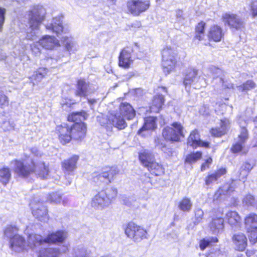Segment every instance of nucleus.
<instances>
[{
  "instance_id": "20",
  "label": "nucleus",
  "mask_w": 257,
  "mask_h": 257,
  "mask_svg": "<svg viewBox=\"0 0 257 257\" xmlns=\"http://www.w3.org/2000/svg\"><path fill=\"white\" fill-rule=\"evenodd\" d=\"M230 121L227 118L221 119L219 126L212 128L210 133L211 135L216 137H220L227 133L230 128Z\"/></svg>"
},
{
  "instance_id": "40",
  "label": "nucleus",
  "mask_w": 257,
  "mask_h": 257,
  "mask_svg": "<svg viewBox=\"0 0 257 257\" xmlns=\"http://www.w3.org/2000/svg\"><path fill=\"white\" fill-rule=\"evenodd\" d=\"M252 168L253 167L250 164L246 162L243 163L239 170L240 180L245 179Z\"/></svg>"
},
{
  "instance_id": "12",
  "label": "nucleus",
  "mask_w": 257,
  "mask_h": 257,
  "mask_svg": "<svg viewBox=\"0 0 257 257\" xmlns=\"http://www.w3.org/2000/svg\"><path fill=\"white\" fill-rule=\"evenodd\" d=\"M150 7L148 1L131 0L127 3V8L130 13L133 16H139L142 13L147 11Z\"/></svg>"
},
{
  "instance_id": "29",
  "label": "nucleus",
  "mask_w": 257,
  "mask_h": 257,
  "mask_svg": "<svg viewBox=\"0 0 257 257\" xmlns=\"http://www.w3.org/2000/svg\"><path fill=\"white\" fill-rule=\"evenodd\" d=\"M209 39L215 42L220 41L223 36L222 28L218 25L212 26L208 34Z\"/></svg>"
},
{
  "instance_id": "52",
  "label": "nucleus",
  "mask_w": 257,
  "mask_h": 257,
  "mask_svg": "<svg viewBox=\"0 0 257 257\" xmlns=\"http://www.w3.org/2000/svg\"><path fill=\"white\" fill-rule=\"evenodd\" d=\"M97 179L100 180V181H106V183H109V177L108 171L103 172L101 174H99L97 176Z\"/></svg>"
},
{
  "instance_id": "56",
  "label": "nucleus",
  "mask_w": 257,
  "mask_h": 257,
  "mask_svg": "<svg viewBox=\"0 0 257 257\" xmlns=\"http://www.w3.org/2000/svg\"><path fill=\"white\" fill-rule=\"evenodd\" d=\"M210 243V239H203L200 241V248L202 250H204Z\"/></svg>"
},
{
  "instance_id": "24",
  "label": "nucleus",
  "mask_w": 257,
  "mask_h": 257,
  "mask_svg": "<svg viewBox=\"0 0 257 257\" xmlns=\"http://www.w3.org/2000/svg\"><path fill=\"white\" fill-rule=\"evenodd\" d=\"M40 44L45 49L52 50L59 46V41L54 36L45 35L39 41Z\"/></svg>"
},
{
  "instance_id": "27",
  "label": "nucleus",
  "mask_w": 257,
  "mask_h": 257,
  "mask_svg": "<svg viewBox=\"0 0 257 257\" xmlns=\"http://www.w3.org/2000/svg\"><path fill=\"white\" fill-rule=\"evenodd\" d=\"M226 173L225 168H221L214 172L209 173L205 178V182L207 186H210L217 181L222 176Z\"/></svg>"
},
{
  "instance_id": "41",
  "label": "nucleus",
  "mask_w": 257,
  "mask_h": 257,
  "mask_svg": "<svg viewBox=\"0 0 257 257\" xmlns=\"http://www.w3.org/2000/svg\"><path fill=\"white\" fill-rule=\"evenodd\" d=\"M0 122H1L2 127L5 131H10L14 129V123L13 121H10L7 118H1Z\"/></svg>"
},
{
  "instance_id": "7",
  "label": "nucleus",
  "mask_w": 257,
  "mask_h": 257,
  "mask_svg": "<svg viewBox=\"0 0 257 257\" xmlns=\"http://www.w3.org/2000/svg\"><path fill=\"white\" fill-rule=\"evenodd\" d=\"M31 151L36 157L32 160V164L34 168V173L42 179H48L50 177L48 166L44 161L37 159V158L42 156V154L36 147L32 148Z\"/></svg>"
},
{
  "instance_id": "61",
  "label": "nucleus",
  "mask_w": 257,
  "mask_h": 257,
  "mask_svg": "<svg viewBox=\"0 0 257 257\" xmlns=\"http://www.w3.org/2000/svg\"><path fill=\"white\" fill-rule=\"evenodd\" d=\"M176 17L178 19V21H180L183 19V11L180 10H178L176 12Z\"/></svg>"
},
{
  "instance_id": "10",
  "label": "nucleus",
  "mask_w": 257,
  "mask_h": 257,
  "mask_svg": "<svg viewBox=\"0 0 257 257\" xmlns=\"http://www.w3.org/2000/svg\"><path fill=\"white\" fill-rule=\"evenodd\" d=\"M184 128L181 124L175 122L171 124V126H167L162 132V135L167 141L172 142H178L181 137H184Z\"/></svg>"
},
{
  "instance_id": "25",
  "label": "nucleus",
  "mask_w": 257,
  "mask_h": 257,
  "mask_svg": "<svg viewBox=\"0 0 257 257\" xmlns=\"http://www.w3.org/2000/svg\"><path fill=\"white\" fill-rule=\"evenodd\" d=\"M57 131L58 133L59 139L62 144L69 143L71 140L70 127L66 124L58 126Z\"/></svg>"
},
{
  "instance_id": "58",
  "label": "nucleus",
  "mask_w": 257,
  "mask_h": 257,
  "mask_svg": "<svg viewBox=\"0 0 257 257\" xmlns=\"http://www.w3.org/2000/svg\"><path fill=\"white\" fill-rule=\"evenodd\" d=\"M250 11L253 17L257 16V0L252 2L250 5Z\"/></svg>"
},
{
  "instance_id": "51",
  "label": "nucleus",
  "mask_w": 257,
  "mask_h": 257,
  "mask_svg": "<svg viewBox=\"0 0 257 257\" xmlns=\"http://www.w3.org/2000/svg\"><path fill=\"white\" fill-rule=\"evenodd\" d=\"M254 203V198L251 195H246L243 200V203L247 206H252Z\"/></svg>"
},
{
  "instance_id": "62",
  "label": "nucleus",
  "mask_w": 257,
  "mask_h": 257,
  "mask_svg": "<svg viewBox=\"0 0 257 257\" xmlns=\"http://www.w3.org/2000/svg\"><path fill=\"white\" fill-rule=\"evenodd\" d=\"M216 226H215V225L211 226L210 229L213 231L214 234H217L218 233H219V231L218 229L216 227Z\"/></svg>"
},
{
  "instance_id": "45",
  "label": "nucleus",
  "mask_w": 257,
  "mask_h": 257,
  "mask_svg": "<svg viewBox=\"0 0 257 257\" xmlns=\"http://www.w3.org/2000/svg\"><path fill=\"white\" fill-rule=\"evenodd\" d=\"M245 225L257 224V215L254 213L248 214L244 219Z\"/></svg>"
},
{
  "instance_id": "14",
  "label": "nucleus",
  "mask_w": 257,
  "mask_h": 257,
  "mask_svg": "<svg viewBox=\"0 0 257 257\" xmlns=\"http://www.w3.org/2000/svg\"><path fill=\"white\" fill-rule=\"evenodd\" d=\"M222 20L225 25H227L231 28L236 30L241 29L244 23L241 18L234 14L226 13L222 15Z\"/></svg>"
},
{
  "instance_id": "46",
  "label": "nucleus",
  "mask_w": 257,
  "mask_h": 257,
  "mask_svg": "<svg viewBox=\"0 0 257 257\" xmlns=\"http://www.w3.org/2000/svg\"><path fill=\"white\" fill-rule=\"evenodd\" d=\"M47 201L51 203H60L61 201V196L57 193H53L48 195Z\"/></svg>"
},
{
  "instance_id": "3",
  "label": "nucleus",
  "mask_w": 257,
  "mask_h": 257,
  "mask_svg": "<svg viewBox=\"0 0 257 257\" xmlns=\"http://www.w3.org/2000/svg\"><path fill=\"white\" fill-rule=\"evenodd\" d=\"M45 10L43 7L37 6L29 12V20L30 27L28 30L26 39L36 40L39 27L43 20Z\"/></svg>"
},
{
  "instance_id": "53",
  "label": "nucleus",
  "mask_w": 257,
  "mask_h": 257,
  "mask_svg": "<svg viewBox=\"0 0 257 257\" xmlns=\"http://www.w3.org/2000/svg\"><path fill=\"white\" fill-rule=\"evenodd\" d=\"M210 71L216 77H219V79L222 77L223 72L221 69L212 66L210 68Z\"/></svg>"
},
{
  "instance_id": "30",
  "label": "nucleus",
  "mask_w": 257,
  "mask_h": 257,
  "mask_svg": "<svg viewBox=\"0 0 257 257\" xmlns=\"http://www.w3.org/2000/svg\"><path fill=\"white\" fill-rule=\"evenodd\" d=\"M139 158L141 164L146 168L155 160L154 155L147 150L140 152Z\"/></svg>"
},
{
  "instance_id": "63",
  "label": "nucleus",
  "mask_w": 257,
  "mask_h": 257,
  "mask_svg": "<svg viewBox=\"0 0 257 257\" xmlns=\"http://www.w3.org/2000/svg\"><path fill=\"white\" fill-rule=\"evenodd\" d=\"M207 239H210V243L211 242H216L218 241L217 238L215 237H209Z\"/></svg>"
},
{
  "instance_id": "57",
  "label": "nucleus",
  "mask_w": 257,
  "mask_h": 257,
  "mask_svg": "<svg viewBox=\"0 0 257 257\" xmlns=\"http://www.w3.org/2000/svg\"><path fill=\"white\" fill-rule=\"evenodd\" d=\"M220 81L222 83V87L223 88L231 89L233 88V84L227 80H224V79L222 77L220 78Z\"/></svg>"
},
{
  "instance_id": "37",
  "label": "nucleus",
  "mask_w": 257,
  "mask_h": 257,
  "mask_svg": "<svg viewBox=\"0 0 257 257\" xmlns=\"http://www.w3.org/2000/svg\"><path fill=\"white\" fill-rule=\"evenodd\" d=\"M192 207V203L191 199L187 197L183 198L178 203L179 209L185 212H189Z\"/></svg>"
},
{
  "instance_id": "34",
  "label": "nucleus",
  "mask_w": 257,
  "mask_h": 257,
  "mask_svg": "<svg viewBox=\"0 0 257 257\" xmlns=\"http://www.w3.org/2000/svg\"><path fill=\"white\" fill-rule=\"evenodd\" d=\"M164 102V98L163 95H157L154 96L152 102V105L150 107L152 111L158 112L162 107Z\"/></svg>"
},
{
  "instance_id": "44",
  "label": "nucleus",
  "mask_w": 257,
  "mask_h": 257,
  "mask_svg": "<svg viewBox=\"0 0 257 257\" xmlns=\"http://www.w3.org/2000/svg\"><path fill=\"white\" fill-rule=\"evenodd\" d=\"M255 83L252 80H248L245 83H244L242 85H240L237 87L239 91H247L252 88H253L255 87Z\"/></svg>"
},
{
  "instance_id": "28",
  "label": "nucleus",
  "mask_w": 257,
  "mask_h": 257,
  "mask_svg": "<svg viewBox=\"0 0 257 257\" xmlns=\"http://www.w3.org/2000/svg\"><path fill=\"white\" fill-rule=\"evenodd\" d=\"M239 141L234 145L231 150L233 153H237L241 150L245 141L247 139V131L244 127L241 128L240 135L238 136Z\"/></svg>"
},
{
  "instance_id": "31",
  "label": "nucleus",
  "mask_w": 257,
  "mask_h": 257,
  "mask_svg": "<svg viewBox=\"0 0 257 257\" xmlns=\"http://www.w3.org/2000/svg\"><path fill=\"white\" fill-rule=\"evenodd\" d=\"M61 41L63 43L67 51L70 53H74L77 50V45L74 39L68 36H64L61 38Z\"/></svg>"
},
{
  "instance_id": "13",
  "label": "nucleus",
  "mask_w": 257,
  "mask_h": 257,
  "mask_svg": "<svg viewBox=\"0 0 257 257\" xmlns=\"http://www.w3.org/2000/svg\"><path fill=\"white\" fill-rule=\"evenodd\" d=\"M125 233L135 242H140L147 238V231L141 226H127L125 228Z\"/></svg>"
},
{
  "instance_id": "33",
  "label": "nucleus",
  "mask_w": 257,
  "mask_h": 257,
  "mask_svg": "<svg viewBox=\"0 0 257 257\" xmlns=\"http://www.w3.org/2000/svg\"><path fill=\"white\" fill-rule=\"evenodd\" d=\"M78 156L74 155L70 159L65 160L62 163V167L68 173L73 172L76 168V164L78 160Z\"/></svg>"
},
{
  "instance_id": "55",
  "label": "nucleus",
  "mask_w": 257,
  "mask_h": 257,
  "mask_svg": "<svg viewBox=\"0 0 257 257\" xmlns=\"http://www.w3.org/2000/svg\"><path fill=\"white\" fill-rule=\"evenodd\" d=\"M212 159L211 158L209 157L207 158L204 163H203L201 167V171H204L209 168L210 165L212 164Z\"/></svg>"
},
{
  "instance_id": "9",
  "label": "nucleus",
  "mask_w": 257,
  "mask_h": 257,
  "mask_svg": "<svg viewBox=\"0 0 257 257\" xmlns=\"http://www.w3.org/2000/svg\"><path fill=\"white\" fill-rule=\"evenodd\" d=\"M32 213L34 217L44 223L48 220V208L44 201L38 197L34 198L31 203Z\"/></svg>"
},
{
  "instance_id": "1",
  "label": "nucleus",
  "mask_w": 257,
  "mask_h": 257,
  "mask_svg": "<svg viewBox=\"0 0 257 257\" xmlns=\"http://www.w3.org/2000/svg\"><path fill=\"white\" fill-rule=\"evenodd\" d=\"M67 237L64 231H58L49 234L46 238L37 234H32V250L39 253L40 257H59L60 251L58 248H44L45 243L62 242Z\"/></svg>"
},
{
  "instance_id": "17",
  "label": "nucleus",
  "mask_w": 257,
  "mask_h": 257,
  "mask_svg": "<svg viewBox=\"0 0 257 257\" xmlns=\"http://www.w3.org/2000/svg\"><path fill=\"white\" fill-rule=\"evenodd\" d=\"M71 139L81 140L85 136L86 126L83 122H76L70 127Z\"/></svg>"
},
{
  "instance_id": "26",
  "label": "nucleus",
  "mask_w": 257,
  "mask_h": 257,
  "mask_svg": "<svg viewBox=\"0 0 257 257\" xmlns=\"http://www.w3.org/2000/svg\"><path fill=\"white\" fill-rule=\"evenodd\" d=\"M91 93L89 84L85 80L80 79L78 81L75 95L79 97H86Z\"/></svg>"
},
{
  "instance_id": "8",
  "label": "nucleus",
  "mask_w": 257,
  "mask_h": 257,
  "mask_svg": "<svg viewBox=\"0 0 257 257\" xmlns=\"http://www.w3.org/2000/svg\"><path fill=\"white\" fill-rule=\"evenodd\" d=\"M31 151L36 157L32 160V164L34 168V173L42 179H48L50 177L48 166L44 161L37 159V158L42 156V154L36 147L32 148Z\"/></svg>"
},
{
  "instance_id": "47",
  "label": "nucleus",
  "mask_w": 257,
  "mask_h": 257,
  "mask_svg": "<svg viewBox=\"0 0 257 257\" xmlns=\"http://www.w3.org/2000/svg\"><path fill=\"white\" fill-rule=\"evenodd\" d=\"M234 191L231 185L226 184L223 187L219 188L218 192L220 195H227Z\"/></svg>"
},
{
  "instance_id": "18",
  "label": "nucleus",
  "mask_w": 257,
  "mask_h": 257,
  "mask_svg": "<svg viewBox=\"0 0 257 257\" xmlns=\"http://www.w3.org/2000/svg\"><path fill=\"white\" fill-rule=\"evenodd\" d=\"M117 109L115 110L118 115L121 116L124 119L125 117L127 119H133L136 115V112L132 106L126 102H121Z\"/></svg>"
},
{
  "instance_id": "42",
  "label": "nucleus",
  "mask_w": 257,
  "mask_h": 257,
  "mask_svg": "<svg viewBox=\"0 0 257 257\" xmlns=\"http://www.w3.org/2000/svg\"><path fill=\"white\" fill-rule=\"evenodd\" d=\"M205 27V23L201 22L198 24L197 26L196 27V36L195 38L199 40H201L203 39L204 37V29Z\"/></svg>"
},
{
  "instance_id": "15",
  "label": "nucleus",
  "mask_w": 257,
  "mask_h": 257,
  "mask_svg": "<svg viewBox=\"0 0 257 257\" xmlns=\"http://www.w3.org/2000/svg\"><path fill=\"white\" fill-rule=\"evenodd\" d=\"M240 221V217L236 212L229 211L226 213L225 219L220 217H213L212 225H224L225 223L236 225Z\"/></svg>"
},
{
  "instance_id": "50",
  "label": "nucleus",
  "mask_w": 257,
  "mask_h": 257,
  "mask_svg": "<svg viewBox=\"0 0 257 257\" xmlns=\"http://www.w3.org/2000/svg\"><path fill=\"white\" fill-rule=\"evenodd\" d=\"M109 177V182H111L115 177V176L118 174L119 170L115 167L111 168L108 171Z\"/></svg>"
},
{
  "instance_id": "22",
  "label": "nucleus",
  "mask_w": 257,
  "mask_h": 257,
  "mask_svg": "<svg viewBox=\"0 0 257 257\" xmlns=\"http://www.w3.org/2000/svg\"><path fill=\"white\" fill-rule=\"evenodd\" d=\"M198 70L193 67H189L186 70L184 78V84L186 87L198 81Z\"/></svg>"
},
{
  "instance_id": "64",
  "label": "nucleus",
  "mask_w": 257,
  "mask_h": 257,
  "mask_svg": "<svg viewBox=\"0 0 257 257\" xmlns=\"http://www.w3.org/2000/svg\"><path fill=\"white\" fill-rule=\"evenodd\" d=\"M88 103L93 104L96 103V101L95 99H88Z\"/></svg>"
},
{
  "instance_id": "36",
  "label": "nucleus",
  "mask_w": 257,
  "mask_h": 257,
  "mask_svg": "<svg viewBox=\"0 0 257 257\" xmlns=\"http://www.w3.org/2000/svg\"><path fill=\"white\" fill-rule=\"evenodd\" d=\"M11 178V172L9 168L4 167L0 169V182L6 186Z\"/></svg>"
},
{
  "instance_id": "6",
  "label": "nucleus",
  "mask_w": 257,
  "mask_h": 257,
  "mask_svg": "<svg viewBox=\"0 0 257 257\" xmlns=\"http://www.w3.org/2000/svg\"><path fill=\"white\" fill-rule=\"evenodd\" d=\"M162 66L166 74L173 71L178 60L177 51L174 48L166 46L162 51Z\"/></svg>"
},
{
  "instance_id": "32",
  "label": "nucleus",
  "mask_w": 257,
  "mask_h": 257,
  "mask_svg": "<svg viewBox=\"0 0 257 257\" xmlns=\"http://www.w3.org/2000/svg\"><path fill=\"white\" fill-rule=\"evenodd\" d=\"M157 127L156 117L150 116L145 119L144 125L138 131L139 135H142L143 132L146 130H153Z\"/></svg>"
},
{
  "instance_id": "4",
  "label": "nucleus",
  "mask_w": 257,
  "mask_h": 257,
  "mask_svg": "<svg viewBox=\"0 0 257 257\" xmlns=\"http://www.w3.org/2000/svg\"><path fill=\"white\" fill-rule=\"evenodd\" d=\"M117 194V189L113 187L101 190L91 199V206L95 210H102L109 206Z\"/></svg>"
},
{
  "instance_id": "54",
  "label": "nucleus",
  "mask_w": 257,
  "mask_h": 257,
  "mask_svg": "<svg viewBox=\"0 0 257 257\" xmlns=\"http://www.w3.org/2000/svg\"><path fill=\"white\" fill-rule=\"evenodd\" d=\"M203 211L201 209H196L195 211V217L197 223H199L203 216Z\"/></svg>"
},
{
  "instance_id": "21",
  "label": "nucleus",
  "mask_w": 257,
  "mask_h": 257,
  "mask_svg": "<svg viewBox=\"0 0 257 257\" xmlns=\"http://www.w3.org/2000/svg\"><path fill=\"white\" fill-rule=\"evenodd\" d=\"M46 28L57 34L58 36L63 32V27L62 25V17L57 16L54 18L51 23L46 25Z\"/></svg>"
},
{
  "instance_id": "2",
  "label": "nucleus",
  "mask_w": 257,
  "mask_h": 257,
  "mask_svg": "<svg viewBox=\"0 0 257 257\" xmlns=\"http://www.w3.org/2000/svg\"><path fill=\"white\" fill-rule=\"evenodd\" d=\"M18 230L16 226H8L4 231L5 236L10 239V248L18 252L32 249V234L28 235L26 241L24 237L17 234Z\"/></svg>"
},
{
  "instance_id": "5",
  "label": "nucleus",
  "mask_w": 257,
  "mask_h": 257,
  "mask_svg": "<svg viewBox=\"0 0 257 257\" xmlns=\"http://www.w3.org/2000/svg\"><path fill=\"white\" fill-rule=\"evenodd\" d=\"M97 120L101 126L110 131L112 128V125L119 130L124 129L127 126L124 119L118 115L115 110H109L107 116L99 114L97 116Z\"/></svg>"
},
{
  "instance_id": "16",
  "label": "nucleus",
  "mask_w": 257,
  "mask_h": 257,
  "mask_svg": "<svg viewBox=\"0 0 257 257\" xmlns=\"http://www.w3.org/2000/svg\"><path fill=\"white\" fill-rule=\"evenodd\" d=\"M133 52V49L129 47L125 48L121 51L118 62L120 67L124 69H128L131 67L134 61L132 58Z\"/></svg>"
},
{
  "instance_id": "11",
  "label": "nucleus",
  "mask_w": 257,
  "mask_h": 257,
  "mask_svg": "<svg viewBox=\"0 0 257 257\" xmlns=\"http://www.w3.org/2000/svg\"><path fill=\"white\" fill-rule=\"evenodd\" d=\"M14 171L18 176L26 178L34 172V168L31 163L26 161L15 160L14 161Z\"/></svg>"
},
{
  "instance_id": "23",
  "label": "nucleus",
  "mask_w": 257,
  "mask_h": 257,
  "mask_svg": "<svg viewBox=\"0 0 257 257\" xmlns=\"http://www.w3.org/2000/svg\"><path fill=\"white\" fill-rule=\"evenodd\" d=\"M235 248L239 251H243L247 246V238L242 233H235L232 237Z\"/></svg>"
},
{
  "instance_id": "48",
  "label": "nucleus",
  "mask_w": 257,
  "mask_h": 257,
  "mask_svg": "<svg viewBox=\"0 0 257 257\" xmlns=\"http://www.w3.org/2000/svg\"><path fill=\"white\" fill-rule=\"evenodd\" d=\"M250 229V231H248L249 232L248 237L251 242L254 243L257 241V226L251 227Z\"/></svg>"
},
{
  "instance_id": "59",
  "label": "nucleus",
  "mask_w": 257,
  "mask_h": 257,
  "mask_svg": "<svg viewBox=\"0 0 257 257\" xmlns=\"http://www.w3.org/2000/svg\"><path fill=\"white\" fill-rule=\"evenodd\" d=\"M123 203L129 207L134 206L136 200L132 198H125L122 200Z\"/></svg>"
},
{
  "instance_id": "19",
  "label": "nucleus",
  "mask_w": 257,
  "mask_h": 257,
  "mask_svg": "<svg viewBox=\"0 0 257 257\" xmlns=\"http://www.w3.org/2000/svg\"><path fill=\"white\" fill-rule=\"evenodd\" d=\"M187 145L193 148L198 147L208 148L209 143L207 142H203L200 139V135L197 131H193L190 134L187 139Z\"/></svg>"
},
{
  "instance_id": "60",
  "label": "nucleus",
  "mask_w": 257,
  "mask_h": 257,
  "mask_svg": "<svg viewBox=\"0 0 257 257\" xmlns=\"http://www.w3.org/2000/svg\"><path fill=\"white\" fill-rule=\"evenodd\" d=\"M31 49L36 55L40 53V49L38 47L37 44H33L31 45Z\"/></svg>"
},
{
  "instance_id": "39",
  "label": "nucleus",
  "mask_w": 257,
  "mask_h": 257,
  "mask_svg": "<svg viewBox=\"0 0 257 257\" xmlns=\"http://www.w3.org/2000/svg\"><path fill=\"white\" fill-rule=\"evenodd\" d=\"M88 116L86 112L82 111L81 112H73L71 115H69L68 119L71 121H79L81 122L83 120H85Z\"/></svg>"
},
{
  "instance_id": "35",
  "label": "nucleus",
  "mask_w": 257,
  "mask_h": 257,
  "mask_svg": "<svg viewBox=\"0 0 257 257\" xmlns=\"http://www.w3.org/2000/svg\"><path fill=\"white\" fill-rule=\"evenodd\" d=\"M148 170L156 176H159L163 173L164 169L162 165L157 163L155 160L147 167Z\"/></svg>"
},
{
  "instance_id": "43",
  "label": "nucleus",
  "mask_w": 257,
  "mask_h": 257,
  "mask_svg": "<svg viewBox=\"0 0 257 257\" xmlns=\"http://www.w3.org/2000/svg\"><path fill=\"white\" fill-rule=\"evenodd\" d=\"M202 157V153L201 152H196L191 153L186 156L185 162L189 164H192L201 159Z\"/></svg>"
},
{
  "instance_id": "38",
  "label": "nucleus",
  "mask_w": 257,
  "mask_h": 257,
  "mask_svg": "<svg viewBox=\"0 0 257 257\" xmlns=\"http://www.w3.org/2000/svg\"><path fill=\"white\" fill-rule=\"evenodd\" d=\"M48 72V69L44 67L39 68L34 72L31 78L36 82H40L47 75Z\"/></svg>"
},
{
  "instance_id": "49",
  "label": "nucleus",
  "mask_w": 257,
  "mask_h": 257,
  "mask_svg": "<svg viewBox=\"0 0 257 257\" xmlns=\"http://www.w3.org/2000/svg\"><path fill=\"white\" fill-rule=\"evenodd\" d=\"M9 98L2 91H0V107L3 108L9 105Z\"/></svg>"
}]
</instances>
